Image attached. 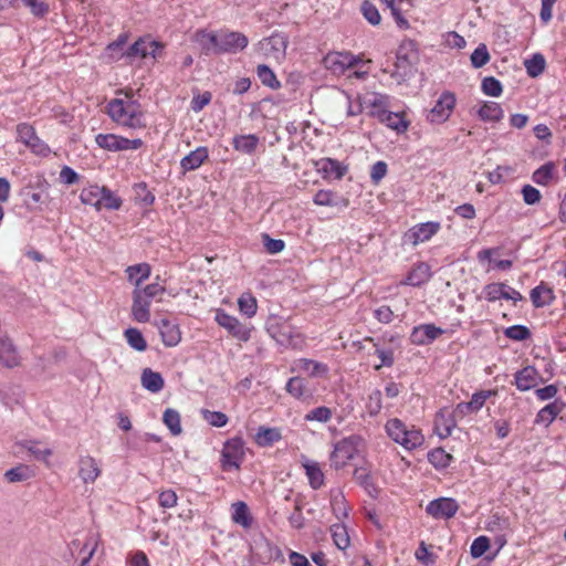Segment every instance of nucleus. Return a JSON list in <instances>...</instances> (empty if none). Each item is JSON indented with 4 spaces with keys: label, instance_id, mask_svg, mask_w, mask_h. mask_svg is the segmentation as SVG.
I'll list each match as a JSON object with an SVG mask.
<instances>
[{
    "label": "nucleus",
    "instance_id": "nucleus-10",
    "mask_svg": "<svg viewBox=\"0 0 566 566\" xmlns=\"http://www.w3.org/2000/svg\"><path fill=\"white\" fill-rule=\"evenodd\" d=\"M459 510L458 502L452 497H439L428 503L426 512L433 518H451Z\"/></svg>",
    "mask_w": 566,
    "mask_h": 566
},
{
    "label": "nucleus",
    "instance_id": "nucleus-33",
    "mask_svg": "<svg viewBox=\"0 0 566 566\" xmlns=\"http://www.w3.org/2000/svg\"><path fill=\"white\" fill-rule=\"evenodd\" d=\"M308 483L312 489L318 490L324 485V473L317 462L306 460L303 463Z\"/></svg>",
    "mask_w": 566,
    "mask_h": 566
},
{
    "label": "nucleus",
    "instance_id": "nucleus-14",
    "mask_svg": "<svg viewBox=\"0 0 566 566\" xmlns=\"http://www.w3.org/2000/svg\"><path fill=\"white\" fill-rule=\"evenodd\" d=\"M151 300L146 297L139 287L133 291L132 316L138 323H147L150 318Z\"/></svg>",
    "mask_w": 566,
    "mask_h": 566
},
{
    "label": "nucleus",
    "instance_id": "nucleus-39",
    "mask_svg": "<svg viewBox=\"0 0 566 566\" xmlns=\"http://www.w3.org/2000/svg\"><path fill=\"white\" fill-rule=\"evenodd\" d=\"M128 280L139 287L143 281L147 280L150 275V265L148 263H139L130 265L126 269Z\"/></svg>",
    "mask_w": 566,
    "mask_h": 566
},
{
    "label": "nucleus",
    "instance_id": "nucleus-62",
    "mask_svg": "<svg viewBox=\"0 0 566 566\" xmlns=\"http://www.w3.org/2000/svg\"><path fill=\"white\" fill-rule=\"evenodd\" d=\"M263 244L265 250L271 254H276L283 251L285 243L281 239H272L269 234L264 233L262 235Z\"/></svg>",
    "mask_w": 566,
    "mask_h": 566
},
{
    "label": "nucleus",
    "instance_id": "nucleus-32",
    "mask_svg": "<svg viewBox=\"0 0 566 566\" xmlns=\"http://www.w3.org/2000/svg\"><path fill=\"white\" fill-rule=\"evenodd\" d=\"M478 115L483 122H500L504 116V112L499 103L490 101L483 103L478 111Z\"/></svg>",
    "mask_w": 566,
    "mask_h": 566
},
{
    "label": "nucleus",
    "instance_id": "nucleus-40",
    "mask_svg": "<svg viewBox=\"0 0 566 566\" xmlns=\"http://www.w3.org/2000/svg\"><path fill=\"white\" fill-rule=\"evenodd\" d=\"M355 481L363 486L369 495L376 496L378 489L376 488L370 473L364 468H357L354 471Z\"/></svg>",
    "mask_w": 566,
    "mask_h": 566
},
{
    "label": "nucleus",
    "instance_id": "nucleus-15",
    "mask_svg": "<svg viewBox=\"0 0 566 566\" xmlns=\"http://www.w3.org/2000/svg\"><path fill=\"white\" fill-rule=\"evenodd\" d=\"M485 298L489 302H495L500 298L520 301L522 295L518 291L507 286L504 283H491L484 289Z\"/></svg>",
    "mask_w": 566,
    "mask_h": 566
},
{
    "label": "nucleus",
    "instance_id": "nucleus-49",
    "mask_svg": "<svg viewBox=\"0 0 566 566\" xmlns=\"http://www.w3.org/2000/svg\"><path fill=\"white\" fill-rule=\"evenodd\" d=\"M332 537L334 541V544L342 551L346 549L349 546V536L347 533V530L344 525H333L331 527Z\"/></svg>",
    "mask_w": 566,
    "mask_h": 566
},
{
    "label": "nucleus",
    "instance_id": "nucleus-55",
    "mask_svg": "<svg viewBox=\"0 0 566 566\" xmlns=\"http://www.w3.org/2000/svg\"><path fill=\"white\" fill-rule=\"evenodd\" d=\"M471 64L475 69L484 66L490 61V54L484 43L478 45V48L471 54Z\"/></svg>",
    "mask_w": 566,
    "mask_h": 566
},
{
    "label": "nucleus",
    "instance_id": "nucleus-16",
    "mask_svg": "<svg viewBox=\"0 0 566 566\" xmlns=\"http://www.w3.org/2000/svg\"><path fill=\"white\" fill-rule=\"evenodd\" d=\"M161 340L167 347H174L181 340V332L179 325L168 318H161L157 323Z\"/></svg>",
    "mask_w": 566,
    "mask_h": 566
},
{
    "label": "nucleus",
    "instance_id": "nucleus-52",
    "mask_svg": "<svg viewBox=\"0 0 566 566\" xmlns=\"http://www.w3.org/2000/svg\"><path fill=\"white\" fill-rule=\"evenodd\" d=\"M98 545V538L96 535H90L83 546L81 547V553H86V555L81 560L80 566H90V562L94 556L96 548Z\"/></svg>",
    "mask_w": 566,
    "mask_h": 566
},
{
    "label": "nucleus",
    "instance_id": "nucleus-45",
    "mask_svg": "<svg viewBox=\"0 0 566 566\" xmlns=\"http://www.w3.org/2000/svg\"><path fill=\"white\" fill-rule=\"evenodd\" d=\"M256 75L261 83L265 86H269L273 90H276L281 86L280 81L276 78L274 72L265 64H260L256 67Z\"/></svg>",
    "mask_w": 566,
    "mask_h": 566
},
{
    "label": "nucleus",
    "instance_id": "nucleus-61",
    "mask_svg": "<svg viewBox=\"0 0 566 566\" xmlns=\"http://www.w3.org/2000/svg\"><path fill=\"white\" fill-rule=\"evenodd\" d=\"M490 547V541L486 536L476 537L471 544L470 553L472 557L479 558L486 553Z\"/></svg>",
    "mask_w": 566,
    "mask_h": 566
},
{
    "label": "nucleus",
    "instance_id": "nucleus-19",
    "mask_svg": "<svg viewBox=\"0 0 566 566\" xmlns=\"http://www.w3.org/2000/svg\"><path fill=\"white\" fill-rule=\"evenodd\" d=\"M538 378L537 369L534 366H526L515 373L514 384L518 390L527 391L536 387Z\"/></svg>",
    "mask_w": 566,
    "mask_h": 566
},
{
    "label": "nucleus",
    "instance_id": "nucleus-28",
    "mask_svg": "<svg viewBox=\"0 0 566 566\" xmlns=\"http://www.w3.org/2000/svg\"><path fill=\"white\" fill-rule=\"evenodd\" d=\"M563 409V405L557 400L546 405L542 408L535 418L536 424H544L546 428L555 420V418L560 413Z\"/></svg>",
    "mask_w": 566,
    "mask_h": 566
},
{
    "label": "nucleus",
    "instance_id": "nucleus-26",
    "mask_svg": "<svg viewBox=\"0 0 566 566\" xmlns=\"http://www.w3.org/2000/svg\"><path fill=\"white\" fill-rule=\"evenodd\" d=\"M0 363L8 368H13L20 364L17 349L8 338H0Z\"/></svg>",
    "mask_w": 566,
    "mask_h": 566
},
{
    "label": "nucleus",
    "instance_id": "nucleus-27",
    "mask_svg": "<svg viewBox=\"0 0 566 566\" xmlns=\"http://www.w3.org/2000/svg\"><path fill=\"white\" fill-rule=\"evenodd\" d=\"M259 142V137L254 134L237 135L232 139V146L237 151L251 155L256 150Z\"/></svg>",
    "mask_w": 566,
    "mask_h": 566
},
{
    "label": "nucleus",
    "instance_id": "nucleus-56",
    "mask_svg": "<svg viewBox=\"0 0 566 566\" xmlns=\"http://www.w3.org/2000/svg\"><path fill=\"white\" fill-rule=\"evenodd\" d=\"M332 418V410L328 407H317L307 412L304 417L306 421H318L326 423Z\"/></svg>",
    "mask_w": 566,
    "mask_h": 566
},
{
    "label": "nucleus",
    "instance_id": "nucleus-35",
    "mask_svg": "<svg viewBox=\"0 0 566 566\" xmlns=\"http://www.w3.org/2000/svg\"><path fill=\"white\" fill-rule=\"evenodd\" d=\"M286 391L296 399H303L311 396L306 380L295 376L289 379L285 386Z\"/></svg>",
    "mask_w": 566,
    "mask_h": 566
},
{
    "label": "nucleus",
    "instance_id": "nucleus-29",
    "mask_svg": "<svg viewBox=\"0 0 566 566\" xmlns=\"http://www.w3.org/2000/svg\"><path fill=\"white\" fill-rule=\"evenodd\" d=\"M140 381L145 389L154 394L159 392L165 385L163 376L150 368H145L143 370Z\"/></svg>",
    "mask_w": 566,
    "mask_h": 566
},
{
    "label": "nucleus",
    "instance_id": "nucleus-38",
    "mask_svg": "<svg viewBox=\"0 0 566 566\" xmlns=\"http://www.w3.org/2000/svg\"><path fill=\"white\" fill-rule=\"evenodd\" d=\"M319 170L339 180L345 176L347 167L336 159L324 158L319 161Z\"/></svg>",
    "mask_w": 566,
    "mask_h": 566
},
{
    "label": "nucleus",
    "instance_id": "nucleus-50",
    "mask_svg": "<svg viewBox=\"0 0 566 566\" xmlns=\"http://www.w3.org/2000/svg\"><path fill=\"white\" fill-rule=\"evenodd\" d=\"M99 197L96 199L97 208L118 209L122 205L119 198L115 197L108 189L99 188Z\"/></svg>",
    "mask_w": 566,
    "mask_h": 566
},
{
    "label": "nucleus",
    "instance_id": "nucleus-51",
    "mask_svg": "<svg viewBox=\"0 0 566 566\" xmlns=\"http://www.w3.org/2000/svg\"><path fill=\"white\" fill-rule=\"evenodd\" d=\"M525 69L531 77H536L543 73L545 69V59L542 54H534L530 60L525 61Z\"/></svg>",
    "mask_w": 566,
    "mask_h": 566
},
{
    "label": "nucleus",
    "instance_id": "nucleus-12",
    "mask_svg": "<svg viewBox=\"0 0 566 566\" xmlns=\"http://www.w3.org/2000/svg\"><path fill=\"white\" fill-rule=\"evenodd\" d=\"M364 109H367L370 117L378 120L388 112L389 96L381 93H369L361 97Z\"/></svg>",
    "mask_w": 566,
    "mask_h": 566
},
{
    "label": "nucleus",
    "instance_id": "nucleus-18",
    "mask_svg": "<svg viewBox=\"0 0 566 566\" xmlns=\"http://www.w3.org/2000/svg\"><path fill=\"white\" fill-rule=\"evenodd\" d=\"M444 332L434 324H423L412 329L411 340L416 345H426L432 343Z\"/></svg>",
    "mask_w": 566,
    "mask_h": 566
},
{
    "label": "nucleus",
    "instance_id": "nucleus-41",
    "mask_svg": "<svg viewBox=\"0 0 566 566\" xmlns=\"http://www.w3.org/2000/svg\"><path fill=\"white\" fill-rule=\"evenodd\" d=\"M452 459V455L442 448H436L428 453V461L438 470L448 468Z\"/></svg>",
    "mask_w": 566,
    "mask_h": 566
},
{
    "label": "nucleus",
    "instance_id": "nucleus-57",
    "mask_svg": "<svg viewBox=\"0 0 566 566\" xmlns=\"http://www.w3.org/2000/svg\"><path fill=\"white\" fill-rule=\"evenodd\" d=\"M382 408V395L379 389L374 390L368 396V400L366 403L367 412L370 416H377Z\"/></svg>",
    "mask_w": 566,
    "mask_h": 566
},
{
    "label": "nucleus",
    "instance_id": "nucleus-36",
    "mask_svg": "<svg viewBox=\"0 0 566 566\" xmlns=\"http://www.w3.org/2000/svg\"><path fill=\"white\" fill-rule=\"evenodd\" d=\"M282 439V434L280 429L277 428H268L260 427L255 434V442L260 447H269L273 443L280 441Z\"/></svg>",
    "mask_w": 566,
    "mask_h": 566
},
{
    "label": "nucleus",
    "instance_id": "nucleus-48",
    "mask_svg": "<svg viewBox=\"0 0 566 566\" xmlns=\"http://www.w3.org/2000/svg\"><path fill=\"white\" fill-rule=\"evenodd\" d=\"M238 305L240 312L247 317H252L256 313V300L251 293H243L238 300Z\"/></svg>",
    "mask_w": 566,
    "mask_h": 566
},
{
    "label": "nucleus",
    "instance_id": "nucleus-59",
    "mask_svg": "<svg viewBox=\"0 0 566 566\" xmlns=\"http://www.w3.org/2000/svg\"><path fill=\"white\" fill-rule=\"evenodd\" d=\"M117 137L118 135L115 134H97L95 143L105 150L117 151Z\"/></svg>",
    "mask_w": 566,
    "mask_h": 566
},
{
    "label": "nucleus",
    "instance_id": "nucleus-64",
    "mask_svg": "<svg viewBox=\"0 0 566 566\" xmlns=\"http://www.w3.org/2000/svg\"><path fill=\"white\" fill-rule=\"evenodd\" d=\"M523 200L526 205H535L539 202L542 196L538 189L531 185H525L522 188Z\"/></svg>",
    "mask_w": 566,
    "mask_h": 566
},
{
    "label": "nucleus",
    "instance_id": "nucleus-24",
    "mask_svg": "<svg viewBox=\"0 0 566 566\" xmlns=\"http://www.w3.org/2000/svg\"><path fill=\"white\" fill-rule=\"evenodd\" d=\"M531 301L536 308L549 306L555 301L552 287L541 283L531 291Z\"/></svg>",
    "mask_w": 566,
    "mask_h": 566
},
{
    "label": "nucleus",
    "instance_id": "nucleus-17",
    "mask_svg": "<svg viewBox=\"0 0 566 566\" xmlns=\"http://www.w3.org/2000/svg\"><path fill=\"white\" fill-rule=\"evenodd\" d=\"M440 228V222L436 221L419 223L410 229L408 238L413 245H417L420 242L430 240Z\"/></svg>",
    "mask_w": 566,
    "mask_h": 566
},
{
    "label": "nucleus",
    "instance_id": "nucleus-53",
    "mask_svg": "<svg viewBox=\"0 0 566 566\" xmlns=\"http://www.w3.org/2000/svg\"><path fill=\"white\" fill-rule=\"evenodd\" d=\"M481 88L485 95L492 97H499L503 92L501 82L493 76L484 77Z\"/></svg>",
    "mask_w": 566,
    "mask_h": 566
},
{
    "label": "nucleus",
    "instance_id": "nucleus-20",
    "mask_svg": "<svg viewBox=\"0 0 566 566\" xmlns=\"http://www.w3.org/2000/svg\"><path fill=\"white\" fill-rule=\"evenodd\" d=\"M431 277L430 266L424 262L413 265L406 279L400 282L401 285L420 286Z\"/></svg>",
    "mask_w": 566,
    "mask_h": 566
},
{
    "label": "nucleus",
    "instance_id": "nucleus-3",
    "mask_svg": "<svg viewBox=\"0 0 566 566\" xmlns=\"http://www.w3.org/2000/svg\"><path fill=\"white\" fill-rule=\"evenodd\" d=\"M361 442L363 439L359 436L353 434L335 443L331 454V467L335 470L346 467L357 455Z\"/></svg>",
    "mask_w": 566,
    "mask_h": 566
},
{
    "label": "nucleus",
    "instance_id": "nucleus-21",
    "mask_svg": "<svg viewBox=\"0 0 566 566\" xmlns=\"http://www.w3.org/2000/svg\"><path fill=\"white\" fill-rule=\"evenodd\" d=\"M293 370L305 373L310 377H322L327 375L328 367L327 365L313 359L300 358L295 360Z\"/></svg>",
    "mask_w": 566,
    "mask_h": 566
},
{
    "label": "nucleus",
    "instance_id": "nucleus-11",
    "mask_svg": "<svg viewBox=\"0 0 566 566\" xmlns=\"http://www.w3.org/2000/svg\"><path fill=\"white\" fill-rule=\"evenodd\" d=\"M455 105V96L453 93L446 91L443 92L438 101L436 102L434 106L432 107L429 119L431 122L436 123H443L446 122Z\"/></svg>",
    "mask_w": 566,
    "mask_h": 566
},
{
    "label": "nucleus",
    "instance_id": "nucleus-60",
    "mask_svg": "<svg viewBox=\"0 0 566 566\" xmlns=\"http://www.w3.org/2000/svg\"><path fill=\"white\" fill-rule=\"evenodd\" d=\"M202 417L209 424L217 427V428L224 427L228 422L227 415L221 411H210V410L203 409Z\"/></svg>",
    "mask_w": 566,
    "mask_h": 566
},
{
    "label": "nucleus",
    "instance_id": "nucleus-30",
    "mask_svg": "<svg viewBox=\"0 0 566 566\" xmlns=\"http://www.w3.org/2000/svg\"><path fill=\"white\" fill-rule=\"evenodd\" d=\"M379 122L398 134L407 132L410 124L405 118L403 113H394L389 111L379 119Z\"/></svg>",
    "mask_w": 566,
    "mask_h": 566
},
{
    "label": "nucleus",
    "instance_id": "nucleus-9",
    "mask_svg": "<svg viewBox=\"0 0 566 566\" xmlns=\"http://www.w3.org/2000/svg\"><path fill=\"white\" fill-rule=\"evenodd\" d=\"M17 138L36 155L46 156L50 153V147L38 137L34 128L27 123L17 126Z\"/></svg>",
    "mask_w": 566,
    "mask_h": 566
},
{
    "label": "nucleus",
    "instance_id": "nucleus-13",
    "mask_svg": "<svg viewBox=\"0 0 566 566\" xmlns=\"http://www.w3.org/2000/svg\"><path fill=\"white\" fill-rule=\"evenodd\" d=\"M77 468L78 476L85 484L94 483L102 473L98 462L91 455H80Z\"/></svg>",
    "mask_w": 566,
    "mask_h": 566
},
{
    "label": "nucleus",
    "instance_id": "nucleus-46",
    "mask_svg": "<svg viewBox=\"0 0 566 566\" xmlns=\"http://www.w3.org/2000/svg\"><path fill=\"white\" fill-rule=\"evenodd\" d=\"M32 476V472L28 465L20 464L14 468L9 469L4 473V478L10 483H17L27 481Z\"/></svg>",
    "mask_w": 566,
    "mask_h": 566
},
{
    "label": "nucleus",
    "instance_id": "nucleus-22",
    "mask_svg": "<svg viewBox=\"0 0 566 566\" xmlns=\"http://www.w3.org/2000/svg\"><path fill=\"white\" fill-rule=\"evenodd\" d=\"M417 57V51L412 41L403 42L396 54V67L403 70L406 73L411 67Z\"/></svg>",
    "mask_w": 566,
    "mask_h": 566
},
{
    "label": "nucleus",
    "instance_id": "nucleus-6",
    "mask_svg": "<svg viewBox=\"0 0 566 566\" xmlns=\"http://www.w3.org/2000/svg\"><path fill=\"white\" fill-rule=\"evenodd\" d=\"M287 48L286 36L274 33L269 38H264L255 46V50L268 59L281 61L285 57Z\"/></svg>",
    "mask_w": 566,
    "mask_h": 566
},
{
    "label": "nucleus",
    "instance_id": "nucleus-25",
    "mask_svg": "<svg viewBox=\"0 0 566 566\" xmlns=\"http://www.w3.org/2000/svg\"><path fill=\"white\" fill-rule=\"evenodd\" d=\"M208 156L209 151L207 147H198L181 159L180 166L186 171L195 170L208 159Z\"/></svg>",
    "mask_w": 566,
    "mask_h": 566
},
{
    "label": "nucleus",
    "instance_id": "nucleus-1",
    "mask_svg": "<svg viewBox=\"0 0 566 566\" xmlns=\"http://www.w3.org/2000/svg\"><path fill=\"white\" fill-rule=\"evenodd\" d=\"M116 95L117 97L111 99L106 105V113L111 119L126 128H145V112L138 99L134 97V91L132 88L119 90Z\"/></svg>",
    "mask_w": 566,
    "mask_h": 566
},
{
    "label": "nucleus",
    "instance_id": "nucleus-54",
    "mask_svg": "<svg viewBox=\"0 0 566 566\" xmlns=\"http://www.w3.org/2000/svg\"><path fill=\"white\" fill-rule=\"evenodd\" d=\"M360 11H361L364 18L370 24L378 25L380 23V21H381L380 13L373 2H370L368 0L363 1Z\"/></svg>",
    "mask_w": 566,
    "mask_h": 566
},
{
    "label": "nucleus",
    "instance_id": "nucleus-58",
    "mask_svg": "<svg viewBox=\"0 0 566 566\" xmlns=\"http://www.w3.org/2000/svg\"><path fill=\"white\" fill-rule=\"evenodd\" d=\"M504 335L513 340H526L531 337L530 329L524 325H513L504 331Z\"/></svg>",
    "mask_w": 566,
    "mask_h": 566
},
{
    "label": "nucleus",
    "instance_id": "nucleus-2",
    "mask_svg": "<svg viewBox=\"0 0 566 566\" xmlns=\"http://www.w3.org/2000/svg\"><path fill=\"white\" fill-rule=\"evenodd\" d=\"M385 430L392 441L409 451L422 446L424 442L421 430L415 426L408 427L398 418L389 419L385 424Z\"/></svg>",
    "mask_w": 566,
    "mask_h": 566
},
{
    "label": "nucleus",
    "instance_id": "nucleus-63",
    "mask_svg": "<svg viewBox=\"0 0 566 566\" xmlns=\"http://www.w3.org/2000/svg\"><path fill=\"white\" fill-rule=\"evenodd\" d=\"M388 166L385 161H377L371 166L370 180L374 185H378L380 180L387 175Z\"/></svg>",
    "mask_w": 566,
    "mask_h": 566
},
{
    "label": "nucleus",
    "instance_id": "nucleus-31",
    "mask_svg": "<svg viewBox=\"0 0 566 566\" xmlns=\"http://www.w3.org/2000/svg\"><path fill=\"white\" fill-rule=\"evenodd\" d=\"M197 39L206 54L213 53L219 55L220 31L207 32L200 30L197 32Z\"/></svg>",
    "mask_w": 566,
    "mask_h": 566
},
{
    "label": "nucleus",
    "instance_id": "nucleus-7",
    "mask_svg": "<svg viewBox=\"0 0 566 566\" xmlns=\"http://www.w3.org/2000/svg\"><path fill=\"white\" fill-rule=\"evenodd\" d=\"M216 322L240 342H248L251 337V328L223 310L217 311Z\"/></svg>",
    "mask_w": 566,
    "mask_h": 566
},
{
    "label": "nucleus",
    "instance_id": "nucleus-8",
    "mask_svg": "<svg viewBox=\"0 0 566 566\" xmlns=\"http://www.w3.org/2000/svg\"><path fill=\"white\" fill-rule=\"evenodd\" d=\"M249 44L245 34L238 31L220 30L219 54H237Z\"/></svg>",
    "mask_w": 566,
    "mask_h": 566
},
{
    "label": "nucleus",
    "instance_id": "nucleus-23",
    "mask_svg": "<svg viewBox=\"0 0 566 566\" xmlns=\"http://www.w3.org/2000/svg\"><path fill=\"white\" fill-rule=\"evenodd\" d=\"M231 518L234 524L249 530L252 526L253 517L245 502L238 501L231 505Z\"/></svg>",
    "mask_w": 566,
    "mask_h": 566
},
{
    "label": "nucleus",
    "instance_id": "nucleus-34",
    "mask_svg": "<svg viewBox=\"0 0 566 566\" xmlns=\"http://www.w3.org/2000/svg\"><path fill=\"white\" fill-rule=\"evenodd\" d=\"M156 48L157 41L151 40L149 36L146 38H139L134 44H132L127 51L125 52V55L127 57H147L149 48Z\"/></svg>",
    "mask_w": 566,
    "mask_h": 566
},
{
    "label": "nucleus",
    "instance_id": "nucleus-5",
    "mask_svg": "<svg viewBox=\"0 0 566 566\" xmlns=\"http://www.w3.org/2000/svg\"><path fill=\"white\" fill-rule=\"evenodd\" d=\"M359 63H363L360 56L350 52H331L324 57L325 67L336 75H343Z\"/></svg>",
    "mask_w": 566,
    "mask_h": 566
},
{
    "label": "nucleus",
    "instance_id": "nucleus-43",
    "mask_svg": "<svg viewBox=\"0 0 566 566\" xmlns=\"http://www.w3.org/2000/svg\"><path fill=\"white\" fill-rule=\"evenodd\" d=\"M22 447L25 448L36 460L48 462L52 455V449L48 447H41L39 441H24Z\"/></svg>",
    "mask_w": 566,
    "mask_h": 566
},
{
    "label": "nucleus",
    "instance_id": "nucleus-4",
    "mask_svg": "<svg viewBox=\"0 0 566 566\" xmlns=\"http://www.w3.org/2000/svg\"><path fill=\"white\" fill-rule=\"evenodd\" d=\"M244 457V442L241 438L228 440L221 451V468L223 471L238 470Z\"/></svg>",
    "mask_w": 566,
    "mask_h": 566
},
{
    "label": "nucleus",
    "instance_id": "nucleus-42",
    "mask_svg": "<svg viewBox=\"0 0 566 566\" xmlns=\"http://www.w3.org/2000/svg\"><path fill=\"white\" fill-rule=\"evenodd\" d=\"M163 422L170 430L172 436H179L181 433L180 413L177 410L167 408L163 415Z\"/></svg>",
    "mask_w": 566,
    "mask_h": 566
},
{
    "label": "nucleus",
    "instance_id": "nucleus-37",
    "mask_svg": "<svg viewBox=\"0 0 566 566\" xmlns=\"http://www.w3.org/2000/svg\"><path fill=\"white\" fill-rule=\"evenodd\" d=\"M495 392L492 390H481L472 395L471 400L465 403H460L458 408L462 412L478 411L480 410L485 401Z\"/></svg>",
    "mask_w": 566,
    "mask_h": 566
},
{
    "label": "nucleus",
    "instance_id": "nucleus-44",
    "mask_svg": "<svg viewBox=\"0 0 566 566\" xmlns=\"http://www.w3.org/2000/svg\"><path fill=\"white\" fill-rule=\"evenodd\" d=\"M554 171V163H546L533 172L532 179L537 185L547 186L553 179Z\"/></svg>",
    "mask_w": 566,
    "mask_h": 566
},
{
    "label": "nucleus",
    "instance_id": "nucleus-47",
    "mask_svg": "<svg viewBox=\"0 0 566 566\" xmlns=\"http://www.w3.org/2000/svg\"><path fill=\"white\" fill-rule=\"evenodd\" d=\"M125 337H126L128 345L132 348H134L138 352L146 350L147 342L144 338L143 334L137 328H134V327L127 328L125 331Z\"/></svg>",
    "mask_w": 566,
    "mask_h": 566
}]
</instances>
